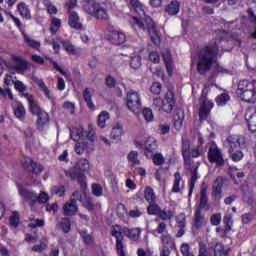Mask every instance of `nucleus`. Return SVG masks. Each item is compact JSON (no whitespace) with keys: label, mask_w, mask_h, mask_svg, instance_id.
<instances>
[{"label":"nucleus","mask_w":256,"mask_h":256,"mask_svg":"<svg viewBox=\"0 0 256 256\" xmlns=\"http://www.w3.org/2000/svg\"><path fill=\"white\" fill-rule=\"evenodd\" d=\"M184 119H185V114L181 111H179L178 113H176V115H174V127L175 129H177V131H179V129L183 127Z\"/></svg>","instance_id":"obj_35"},{"label":"nucleus","mask_w":256,"mask_h":256,"mask_svg":"<svg viewBox=\"0 0 256 256\" xmlns=\"http://www.w3.org/2000/svg\"><path fill=\"white\" fill-rule=\"evenodd\" d=\"M17 11L22 19H26V21H31V8L25 2H20L17 5Z\"/></svg>","instance_id":"obj_19"},{"label":"nucleus","mask_w":256,"mask_h":256,"mask_svg":"<svg viewBox=\"0 0 256 256\" xmlns=\"http://www.w3.org/2000/svg\"><path fill=\"white\" fill-rule=\"evenodd\" d=\"M137 256H157L155 252L150 248H138L136 252Z\"/></svg>","instance_id":"obj_51"},{"label":"nucleus","mask_w":256,"mask_h":256,"mask_svg":"<svg viewBox=\"0 0 256 256\" xmlns=\"http://www.w3.org/2000/svg\"><path fill=\"white\" fill-rule=\"evenodd\" d=\"M208 161H210V163H215L217 167H223V165H225L223 151H221L215 143L210 145L208 149Z\"/></svg>","instance_id":"obj_6"},{"label":"nucleus","mask_w":256,"mask_h":256,"mask_svg":"<svg viewBox=\"0 0 256 256\" xmlns=\"http://www.w3.org/2000/svg\"><path fill=\"white\" fill-rule=\"evenodd\" d=\"M175 107V94L173 91L169 90L164 99L162 100V110L164 113H171Z\"/></svg>","instance_id":"obj_13"},{"label":"nucleus","mask_w":256,"mask_h":256,"mask_svg":"<svg viewBox=\"0 0 256 256\" xmlns=\"http://www.w3.org/2000/svg\"><path fill=\"white\" fill-rule=\"evenodd\" d=\"M60 43L63 45V47L67 51V53H72V55L77 54V50L75 49V46L73 44H71V42L61 40Z\"/></svg>","instance_id":"obj_47"},{"label":"nucleus","mask_w":256,"mask_h":256,"mask_svg":"<svg viewBox=\"0 0 256 256\" xmlns=\"http://www.w3.org/2000/svg\"><path fill=\"white\" fill-rule=\"evenodd\" d=\"M183 178L181 177V173L178 171L174 174V181L172 186V193H181L183 189Z\"/></svg>","instance_id":"obj_28"},{"label":"nucleus","mask_w":256,"mask_h":256,"mask_svg":"<svg viewBox=\"0 0 256 256\" xmlns=\"http://www.w3.org/2000/svg\"><path fill=\"white\" fill-rule=\"evenodd\" d=\"M130 66L132 69H139L141 67V56L139 54H133L131 56Z\"/></svg>","instance_id":"obj_45"},{"label":"nucleus","mask_w":256,"mask_h":256,"mask_svg":"<svg viewBox=\"0 0 256 256\" xmlns=\"http://www.w3.org/2000/svg\"><path fill=\"white\" fill-rule=\"evenodd\" d=\"M245 144V137L241 135H230L225 141V147L228 149V153H233L237 149H241V145Z\"/></svg>","instance_id":"obj_9"},{"label":"nucleus","mask_w":256,"mask_h":256,"mask_svg":"<svg viewBox=\"0 0 256 256\" xmlns=\"http://www.w3.org/2000/svg\"><path fill=\"white\" fill-rule=\"evenodd\" d=\"M80 169V170H79ZM79 169L73 168L70 171L66 172V177H70V179L77 180L80 187L82 189H85L87 186L85 182V171H89V160L87 159H81L79 161Z\"/></svg>","instance_id":"obj_5"},{"label":"nucleus","mask_w":256,"mask_h":256,"mask_svg":"<svg viewBox=\"0 0 256 256\" xmlns=\"http://www.w3.org/2000/svg\"><path fill=\"white\" fill-rule=\"evenodd\" d=\"M24 41H25V43H27L28 47H31L32 49H35L36 51H39V49L41 48V42L32 39L27 34H24Z\"/></svg>","instance_id":"obj_38"},{"label":"nucleus","mask_w":256,"mask_h":256,"mask_svg":"<svg viewBox=\"0 0 256 256\" xmlns=\"http://www.w3.org/2000/svg\"><path fill=\"white\" fill-rule=\"evenodd\" d=\"M73 197L76 198V201H80L83 207L88 209V211H93V209H95V204L93 203V200L89 196H87V193L75 191L73 193Z\"/></svg>","instance_id":"obj_11"},{"label":"nucleus","mask_w":256,"mask_h":256,"mask_svg":"<svg viewBox=\"0 0 256 256\" xmlns=\"http://www.w3.org/2000/svg\"><path fill=\"white\" fill-rule=\"evenodd\" d=\"M0 95H2V97L4 99H11L13 100V92H11L10 89H3L0 87Z\"/></svg>","instance_id":"obj_60"},{"label":"nucleus","mask_w":256,"mask_h":256,"mask_svg":"<svg viewBox=\"0 0 256 256\" xmlns=\"http://www.w3.org/2000/svg\"><path fill=\"white\" fill-rule=\"evenodd\" d=\"M221 213L213 214L210 218L211 225L218 226L221 225Z\"/></svg>","instance_id":"obj_56"},{"label":"nucleus","mask_w":256,"mask_h":256,"mask_svg":"<svg viewBox=\"0 0 256 256\" xmlns=\"http://www.w3.org/2000/svg\"><path fill=\"white\" fill-rule=\"evenodd\" d=\"M92 193L95 195V197H101V195H103V187H101L99 184H93Z\"/></svg>","instance_id":"obj_57"},{"label":"nucleus","mask_w":256,"mask_h":256,"mask_svg":"<svg viewBox=\"0 0 256 256\" xmlns=\"http://www.w3.org/2000/svg\"><path fill=\"white\" fill-rule=\"evenodd\" d=\"M127 36L121 31H112L110 35V41L113 45H121L125 43Z\"/></svg>","instance_id":"obj_21"},{"label":"nucleus","mask_w":256,"mask_h":256,"mask_svg":"<svg viewBox=\"0 0 256 256\" xmlns=\"http://www.w3.org/2000/svg\"><path fill=\"white\" fill-rule=\"evenodd\" d=\"M112 237L116 239V251L118 256H127L125 253V245L123 244V228L119 225H115L111 230Z\"/></svg>","instance_id":"obj_7"},{"label":"nucleus","mask_w":256,"mask_h":256,"mask_svg":"<svg viewBox=\"0 0 256 256\" xmlns=\"http://www.w3.org/2000/svg\"><path fill=\"white\" fill-rule=\"evenodd\" d=\"M239 97L242 99V101H245L246 103H256V90L250 89L246 90L244 92H240Z\"/></svg>","instance_id":"obj_20"},{"label":"nucleus","mask_w":256,"mask_h":256,"mask_svg":"<svg viewBox=\"0 0 256 256\" xmlns=\"http://www.w3.org/2000/svg\"><path fill=\"white\" fill-rule=\"evenodd\" d=\"M214 255L215 256L229 255V249H225V246H223V244L218 243L214 248Z\"/></svg>","instance_id":"obj_43"},{"label":"nucleus","mask_w":256,"mask_h":256,"mask_svg":"<svg viewBox=\"0 0 256 256\" xmlns=\"http://www.w3.org/2000/svg\"><path fill=\"white\" fill-rule=\"evenodd\" d=\"M223 177L216 178L213 186H212V195L216 197V199H221V193L223 192Z\"/></svg>","instance_id":"obj_22"},{"label":"nucleus","mask_w":256,"mask_h":256,"mask_svg":"<svg viewBox=\"0 0 256 256\" xmlns=\"http://www.w3.org/2000/svg\"><path fill=\"white\" fill-rule=\"evenodd\" d=\"M161 241H162L163 247H169L173 245V238H171V235L167 233L162 235Z\"/></svg>","instance_id":"obj_54"},{"label":"nucleus","mask_w":256,"mask_h":256,"mask_svg":"<svg viewBox=\"0 0 256 256\" xmlns=\"http://www.w3.org/2000/svg\"><path fill=\"white\" fill-rule=\"evenodd\" d=\"M158 216L160 217V219H162V221H168L170 219H173V217H175V210H171V209L160 210Z\"/></svg>","instance_id":"obj_37"},{"label":"nucleus","mask_w":256,"mask_h":256,"mask_svg":"<svg viewBox=\"0 0 256 256\" xmlns=\"http://www.w3.org/2000/svg\"><path fill=\"white\" fill-rule=\"evenodd\" d=\"M179 11L180 7L177 0L171 1V3L166 6V13H168V15H177Z\"/></svg>","instance_id":"obj_34"},{"label":"nucleus","mask_w":256,"mask_h":256,"mask_svg":"<svg viewBox=\"0 0 256 256\" xmlns=\"http://www.w3.org/2000/svg\"><path fill=\"white\" fill-rule=\"evenodd\" d=\"M68 23L72 29H76V31H80L83 25L79 22V14L77 12H71L69 16Z\"/></svg>","instance_id":"obj_26"},{"label":"nucleus","mask_w":256,"mask_h":256,"mask_svg":"<svg viewBox=\"0 0 256 256\" xmlns=\"http://www.w3.org/2000/svg\"><path fill=\"white\" fill-rule=\"evenodd\" d=\"M25 106H23L22 103H17L16 107L14 108V114L17 119H20V121H23L25 119Z\"/></svg>","instance_id":"obj_39"},{"label":"nucleus","mask_w":256,"mask_h":256,"mask_svg":"<svg viewBox=\"0 0 256 256\" xmlns=\"http://www.w3.org/2000/svg\"><path fill=\"white\" fill-rule=\"evenodd\" d=\"M12 61L14 63V69L17 71V73H24V71H27V60H25L23 57L12 55Z\"/></svg>","instance_id":"obj_18"},{"label":"nucleus","mask_w":256,"mask_h":256,"mask_svg":"<svg viewBox=\"0 0 256 256\" xmlns=\"http://www.w3.org/2000/svg\"><path fill=\"white\" fill-rule=\"evenodd\" d=\"M127 159L131 167H137V165H141V160H139V153L137 151L129 152Z\"/></svg>","instance_id":"obj_32"},{"label":"nucleus","mask_w":256,"mask_h":256,"mask_svg":"<svg viewBox=\"0 0 256 256\" xmlns=\"http://www.w3.org/2000/svg\"><path fill=\"white\" fill-rule=\"evenodd\" d=\"M17 188L20 197H23V199L25 201H28L30 205H33V203H37V193L31 190H27V188H25V186H23L22 184H17Z\"/></svg>","instance_id":"obj_12"},{"label":"nucleus","mask_w":256,"mask_h":256,"mask_svg":"<svg viewBox=\"0 0 256 256\" xmlns=\"http://www.w3.org/2000/svg\"><path fill=\"white\" fill-rule=\"evenodd\" d=\"M37 201L38 203H47L49 201V194L46 192H41L39 195H37Z\"/></svg>","instance_id":"obj_63"},{"label":"nucleus","mask_w":256,"mask_h":256,"mask_svg":"<svg viewBox=\"0 0 256 256\" xmlns=\"http://www.w3.org/2000/svg\"><path fill=\"white\" fill-rule=\"evenodd\" d=\"M126 105L129 111H132V113L139 111V109H141V95H139V92H128L126 96Z\"/></svg>","instance_id":"obj_8"},{"label":"nucleus","mask_w":256,"mask_h":256,"mask_svg":"<svg viewBox=\"0 0 256 256\" xmlns=\"http://www.w3.org/2000/svg\"><path fill=\"white\" fill-rule=\"evenodd\" d=\"M230 97L227 93H222L219 95L216 99V103L218 106L223 107V105L227 104V101H229Z\"/></svg>","instance_id":"obj_52"},{"label":"nucleus","mask_w":256,"mask_h":256,"mask_svg":"<svg viewBox=\"0 0 256 256\" xmlns=\"http://www.w3.org/2000/svg\"><path fill=\"white\" fill-rule=\"evenodd\" d=\"M84 10L88 15L95 17V19H109V12H107V4L97 3L94 0H87L84 4Z\"/></svg>","instance_id":"obj_4"},{"label":"nucleus","mask_w":256,"mask_h":256,"mask_svg":"<svg viewBox=\"0 0 256 256\" xmlns=\"http://www.w3.org/2000/svg\"><path fill=\"white\" fill-rule=\"evenodd\" d=\"M229 153L231 154V159L236 162L241 161V159H243V152L239 149Z\"/></svg>","instance_id":"obj_58"},{"label":"nucleus","mask_w":256,"mask_h":256,"mask_svg":"<svg viewBox=\"0 0 256 256\" xmlns=\"http://www.w3.org/2000/svg\"><path fill=\"white\" fill-rule=\"evenodd\" d=\"M142 115L146 123H151V121H153L154 119L153 110H151V108H144L142 111Z\"/></svg>","instance_id":"obj_50"},{"label":"nucleus","mask_w":256,"mask_h":256,"mask_svg":"<svg viewBox=\"0 0 256 256\" xmlns=\"http://www.w3.org/2000/svg\"><path fill=\"white\" fill-rule=\"evenodd\" d=\"M199 179V175L197 174V168L192 172L191 179H190V190L189 195L193 193V189H195V183H197V180Z\"/></svg>","instance_id":"obj_48"},{"label":"nucleus","mask_w":256,"mask_h":256,"mask_svg":"<svg viewBox=\"0 0 256 256\" xmlns=\"http://www.w3.org/2000/svg\"><path fill=\"white\" fill-rule=\"evenodd\" d=\"M63 108L66 109V111H68V113H71L73 115V113H75V104H73V102H65L63 104Z\"/></svg>","instance_id":"obj_64"},{"label":"nucleus","mask_w":256,"mask_h":256,"mask_svg":"<svg viewBox=\"0 0 256 256\" xmlns=\"http://www.w3.org/2000/svg\"><path fill=\"white\" fill-rule=\"evenodd\" d=\"M144 147H145V156L149 159V157H153V153H155V151H157V140L153 137H149L145 143H144Z\"/></svg>","instance_id":"obj_17"},{"label":"nucleus","mask_w":256,"mask_h":256,"mask_svg":"<svg viewBox=\"0 0 256 256\" xmlns=\"http://www.w3.org/2000/svg\"><path fill=\"white\" fill-rule=\"evenodd\" d=\"M123 135V126L117 124L116 126H114L112 128L110 137L111 139L117 140L119 141V139H121V136Z\"/></svg>","instance_id":"obj_36"},{"label":"nucleus","mask_w":256,"mask_h":256,"mask_svg":"<svg viewBox=\"0 0 256 256\" xmlns=\"http://www.w3.org/2000/svg\"><path fill=\"white\" fill-rule=\"evenodd\" d=\"M208 201L209 199L207 198V189L202 188L200 192V209H209V207L207 206Z\"/></svg>","instance_id":"obj_40"},{"label":"nucleus","mask_w":256,"mask_h":256,"mask_svg":"<svg viewBox=\"0 0 256 256\" xmlns=\"http://www.w3.org/2000/svg\"><path fill=\"white\" fill-rule=\"evenodd\" d=\"M162 57L164 59V63L166 65V70L168 75L171 77V75H173V58H171V53L166 52L162 54Z\"/></svg>","instance_id":"obj_29"},{"label":"nucleus","mask_w":256,"mask_h":256,"mask_svg":"<svg viewBox=\"0 0 256 256\" xmlns=\"http://www.w3.org/2000/svg\"><path fill=\"white\" fill-rule=\"evenodd\" d=\"M59 227L64 233H69V231H71V219L61 218V220L59 221Z\"/></svg>","instance_id":"obj_42"},{"label":"nucleus","mask_w":256,"mask_h":256,"mask_svg":"<svg viewBox=\"0 0 256 256\" xmlns=\"http://www.w3.org/2000/svg\"><path fill=\"white\" fill-rule=\"evenodd\" d=\"M245 120L248 123V129L252 133H256V107H250L246 110Z\"/></svg>","instance_id":"obj_14"},{"label":"nucleus","mask_w":256,"mask_h":256,"mask_svg":"<svg viewBox=\"0 0 256 256\" xmlns=\"http://www.w3.org/2000/svg\"><path fill=\"white\" fill-rule=\"evenodd\" d=\"M77 211H79V207L77 206V198L72 194L70 201L66 202L63 206V214L66 215V217H71L75 215Z\"/></svg>","instance_id":"obj_15"},{"label":"nucleus","mask_w":256,"mask_h":256,"mask_svg":"<svg viewBox=\"0 0 256 256\" xmlns=\"http://www.w3.org/2000/svg\"><path fill=\"white\" fill-rule=\"evenodd\" d=\"M22 165L25 169H27V171L35 173L36 175H39V173H43V167L41 166V164L35 163L29 157H26L22 160Z\"/></svg>","instance_id":"obj_16"},{"label":"nucleus","mask_w":256,"mask_h":256,"mask_svg":"<svg viewBox=\"0 0 256 256\" xmlns=\"http://www.w3.org/2000/svg\"><path fill=\"white\" fill-rule=\"evenodd\" d=\"M218 52L219 47L217 46V42H212L200 50L197 65L200 75H205L213 65H217Z\"/></svg>","instance_id":"obj_2"},{"label":"nucleus","mask_w":256,"mask_h":256,"mask_svg":"<svg viewBox=\"0 0 256 256\" xmlns=\"http://www.w3.org/2000/svg\"><path fill=\"white\" fill-rule=\"evenodd\" d=\"M110 117L111 116L109 115V112L102 111L98 115V120H97L98 127H100V129H105L106 123H107V121H109Z\"/></svg>","instance_id":"obj_33"},{"label":"nucleus","mask_w":256,"mask_h":256,"mask_svg":"<svg viewBox=\"0 0 256 256\" xmlns=\"http://www.w3.org/2000/svg\"><path fill=\"white\" fill-rule=\"evenodd\" d=\"M144 199L147 203H156L157 196L155 195V191L150 186H147L144 190Z\"/></svg>","instance_id":"obj_31"},{"label":"nucleus","mask_w":256,"mask_h":256,"mask_svg":"<svg viewBox=\"0 0 256 256\" xmlns=\"http://www.w3.org/2000/svg\"><path fill=\"white\" fill-rule=\"evenodd\" d=\"M51 194L57 195V197H63L65 195V186H54L51 188Z\"/></svg>","instance_id":"obj_53"},{"label":"nucleus","mask_w":256,"mask_h":256,"mask_svg":"<svg viewBox=\"0 0 256 256\" xmlns=\"http://www.w3.org/2000/svg\"><path fill=\"white\" fill-rule=\"evenodd\" d=\"M130 4L132 5L134 11L140 15V17L141 15H144V18H132V25L134 29H138V31H147L154 45H160L161 37L159 36V32H157L155 22H153L151 17L145 16V11L143 10V5L141 2H139V0H130Z\"/></svg>","instance_id":"obj_1"},{"label":"nucleus","mask_w":256,"mask_h":256,"mask_svg":"<svg viewBox=\"0 0 256 256\" xmlns=\"http://www.w3.org/2000/svg\"><path fill=\"white\" fill-rule=\"evenodd\" d=\"M161 88H162L161 83L155 82L151 86V92L154 95H160L161 94Z\"/></svg>","instance_id":"obj_61"},{"label":"nucleus","mask_w":256,"mask_h":256,"mask_svg":"<svg viewBox=\"0 0 256 256\" xmlns=\"http://www.w3.org/2000/svg\"><path fill=\"white\" fill-rule=\"evenodd\" d=\"M93 89L91 88H86L83 91V99L88 107V109H90L91 111H95V104L93 103L92 97H93Z\"/></svg>","instance_id":"obj_23"},{"label":"nucleus","mask_w":256,"mask_h":256,"mask_svg":"<svg viewBox=\"0 0 256 256\" xmlns=\"http://www.w3.org/2000/svg\"><path fill=\"white\" fill-rule=\"evenodd\" d=\"M181 253L183 256H195L193 252H191V247H189V244H182Z\"/></svg>","instance_id":"obj_59"},{"label":"nucleus","mask_w":256,"mask_h":256,"mask_svg":"<svg viewBox=\"0 0 256 256\" xmlns=\"http://www.w3.org/2000/svg\"><path fill=\"white\" fill-rule=\"evenodd\" d=\"M207 224V220H205V215L201 213V209H197L194 215V227L196 229H201V227Z\"/></svg>","instance_id":"obj_27"},{"label":"nucleus","mask_w":256,"mask_h":256,"mask_svg":"<svg viewBox=\"0 0 256 256\" xmlns=\"http://www.w3.org/2000/svg\"><path fill=\"white\" fill-rule=\"evenodd\" d=\"M248 14H249V17H250V22L255 23V25H256V15H255V13H253L251 10H249ZM251 37L253 39H256V26H255L254 32L251 33Z\"/></svg>","instance_id":"obj_62"},{"label":"nucleus","mask_w":256,"mask_h":256,"mask_svg":"<svg viewBox=\"0 0 256 256\" xmlns=\"http://www.w3.org/2000/svg\"><path fill=\"white\" fill-rule=\"evenodd\" d=\"M30 221L31 222L28 224V227H30L31 229H35V227H43V225H45V221L41 219L30 218Z\"/></svg>","instance_id":"obj_55"},{"label":"nucleus","mask_w":256,"mask_h":256,"mask_svg":"<svg viewBox=\"0 0 256 256\" xmlns=\"http://www.w3.org/2000/svg\"><path fill=\"white\" fill-rule=\"evenodd\" d=\"M10 227L17 229L19 227V212H13L9 219Z\"/></svg>","instance_id":"obj_46"},{"label":"nucleus","mask_w":256,"mask_h":256,"mask_svg":"<svg viewBox=\"0 0 256 256\" xmlns=\"http://www.w3.org/2000/svg\"><path fill=\"white\" fill-rule=\"evenodd\" d=\"M255 85V82H249V80H240L236 93L239 95V93H243L248 90L251 91V89H255Z\"/></svg>","instance_id":"obj_25"},{"label":"nucleus","mask_w":256,"mask_h":256,"mask_svg":"<svg viewBox=\"0 0 256 256\" xmlns=\"http://www.w3.org/2000/svg\"><path fill=\"white\" fill-rule=\"evenodd\" d=\"M213 107H214L213 101L209 100L207 97L201 98L200 108H199L200 121H207L211 113V109H213Z\"/></svg>","instance_id":"obj_10"},{"label":"nucleus","mask_w":256,"mask_h":256,"mask_svg":"<svg viewBox=\"0 0 256 256\" xmlns=\"http://www.w3.org/2000/svg\"><path fill=\"white\" fill-rule=\"evenodd\" d=\"M24 97L27 99L30 105V111L33 115H37V128L39 131H45L49 127V114L40 109L38 105L33 101V95L24 93Z\"/></svg>","instance_id":"obj_3"},{"label":"nucleus","mask_w":256,"mask_h":256,"mask_svg":"<svg viewBox=\"0 0 256 256\" xmlns=\"http://www.w3.org/2000/svg\"><path fill=\"white\" fill-rule=\"evenodd\" d=\"M122 233L132 241H139V238L141 237V229L139 228H123Z\"/></svg>","instance_id":"obj_24"},{"label":"nucleus","mask_w":256,"mask_h":256,"mask_svg":"<svg viewBox=\"0 0 256 256\" xmlns=\"http://www.w3.org/2000/svg\"><path fill=\"white\" fill-rule=\"evenodd\" d=\"M160 212L161 207H159L156 202L149 203V206L147 208L148 215H159Z\"/></svg>","instance_id":"obj_44"},{"label":"nucleus","mask_w":256,"mask_h":256,"mask_svg":"<svg viewBox=\"0 0 256 256\" xmlns=\"http://www.w3.org/2000/svg\"><path fill=\"white\" fill-rule=\"evenodd\" d=\"M150 159H152L154 165H163V163H165V157H163V154L161 153H156V154H152V157H150Z\"/></svg>","instance_id":"obj_49"},{"label":"nucleus","mask_w":256,"mask_h":256,"mask_svg":"<svg viewBox=\"0 0 256 256\" xmlns=\"http://www.w3.org/2000/svg\"><path fill=\"white\" fill-rule=\"evenodd\" d=\"M182 155L184 161H189L191 159V146L189 145V140L182 138Z\"/></svg>","instance_id":"obj_30"},{"label":"nucleus","mask_w":256,"mask_h":256,"mask_svg":"<svg viewBox=\"0 0 256 256\" xmlns=\"http://www.w3.org/2000/svg\"><path fill=\"white\" fill-rule=\"evenodd\" d=\"M36 83L41 89L42 93H44L45 97H47V99H52L51 91H49V88L47 87V85H45V82L42 79H36Z\"/></svg>","instance_id":"obj_41"}]
</instances>
